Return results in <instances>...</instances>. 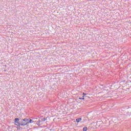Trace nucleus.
Returning a JSON list of instances; mask_svg holds the SVG:
<instances>
[{"instance_id": "obj_1", "label": "nucleus", "mask_w": 131, "mask_h": 131, "mask_svg": "<svg viewBox=\"0 0 131 131\" xmlns=\"http://www.w3.org/2000/svg\"><path fill=\"white\" fill-rule=\"evenodd\" d=\"M28 119H24L23 120H21L20 125H21L23 126H25L27 123H28Z\"/></svg>"}, {"instance_id": "obj_2", "label": "nucleus", "mask_w": 131, "mask_h": 131, "mask_svg": "<svg viewBox=\"0 0 131 131\" xmlns=\"http://www.w3.org/2000/svg\"><path fill=\"white\" fill-rule=\"evenodd\" d=\"M18 121H19V118H16L14 119L15 123H17V124H15V125H16L17 126H20V123Z\"/></svg>"}, {"instance_id": "obj_3", "label": "nucleus", "mask_w": 131, "mask_h": 131, "mask_svg": "<svg viewBox=\"0 0 131 131\" xmlns=\"http://www.w3.org/2000/svg\"><path fill=\"white\" fill-rule=\"evenodd\" d=\"M82 119L81 118H78L76 119V122H80V121H81Z\"/></svg>"}, {"instance_id": "obj_4", "label": "nucleus", "mask_w": 131, "mask_h": 131, "mask_svg": "<svg viewBox=\"0 0 131 131\" xmlns=\"http://www.w3.org/2000/svg\"><path fill=\"white\" fill-rule=\"evenodd\" d=\"M34 121H33L32 119H30L29 121H28V123H33Z\"/></svg>"}, {"instance_id": "obj_5", "label": "nucleus", "mask_w": 131, "mask_h": 131, "mask_svg": "<svg viewBox=\"0 0 131 131\" xmlns=\"http://www.w3.org/2000/svg\"><path fill=\"white\" fill-rule=\"evenodd\" d=\"M88 130V128L86 127H84L83 128V131H86Z\"/></svg>"}, {"instance_id": "obj_6", "label": "nucleus", "mask_w": 131, "mask_h": 131, "mask_svg": "<svg viewBox=\"0 0 131 131\" xmlns=\"http://www.w3.org/2000/svg\"><path fill=\"white\" fill-rule=\"evenodd\" d=\"M80 100H84V96H83L82 98H79Z\"/></svg>"}, {"instance_id": "obj_7", "label": "nucleus", "mask_w": 131, "mask_h": 131, "mask_svg": "<svg viewBox=\"0 0 131 131\" xmlns=\"http://www.w3.org/2000/svg\"><path fill=\"white\" fill-rule=\"evenodd\" d=\"M85 95H86V94H85V93H83V96H85Z\"/></svg>"}, {"instance_id": "obj_8", "label": "nucleus", "mask_w": 131, "mask_h": 131, "mask_svg": "<svg viewBox=\"0 0 131 131\" xmlns=\"http://www.w3.org/2000/svg\"><path fill=\"white\" fill-rule=\"evenodd\" d=\"M15 124H18V123H15Z\"/></svg>"}]
</instances>
